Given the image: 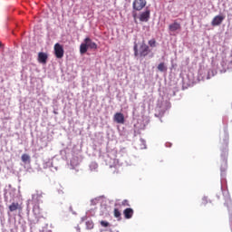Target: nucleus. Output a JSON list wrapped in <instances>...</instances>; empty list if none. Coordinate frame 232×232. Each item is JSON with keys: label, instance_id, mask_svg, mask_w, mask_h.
Here are the masks:
<instances>
[{"label": "nucleus", "instance_id": "nucleus-1", "mask_svg": "<svg viewBox=\"0 0 232 232\" xmlns=\"http://www.w3.org/2000/svg\"><path fill=\"white\" fill-rule=\"evenodd\" d=\"M133 50H134V56L140 57V58L148 57V55H150V52H151V50H150V46L146 44L145 42H142L140 48L137 43H135Z\"/></svg>", "mask_w": 232, "mask_h": 232}, {"label": "nucleus", "instance_id": "nucleus-2", "mask_svg": "<svg viewBox=\"0 0 232 232\" xmlns=\"http://www.w3.org/2000/svg\"><path fill=\"white\" fill-rule=\"evenodd\" d=\"M88 48H90L91 50H97V44H95V42L92 41L90 37H86L84 39V43L81 44L80 53L82 55H84V53L88 52Z\"/></svg>", "mask_w": 232, "mask_h": 232}, {"label": "nucleus", "instance_id": "nucleus-3", "mask_svg": "<svg viewBox=\"0 0 232 232\" xmlns=\"http://www.w3.org/2000/svg\"><path fill=\"white\" fill-rule=\"evenodd\" d=\"M147 3L148 2H146V0H134L132 3V8L136 12H140V10L146 6Z\"/></svg>", "mask_w": 232, "mask_h": 232}, {"label": "nucleus", "instance_id": "nucleus-4", "mask_svg": "<svg viewBox=\"0 0 232 232\" xmlns=\"http://www.w3.org/2000/svg\"><path fill=\"white\" fill-rule=\"evenodd\" d=\"M54 55L57 59H63L64 57V48L60 44H54Z\"/></svg>", "mask_w": 232, "mask_h": 232}, {"label": "nucleus", "instance_id": "nucleus-5", "mask_svg": "<svg viewBox=\"0 0 232 232\" xmlns=\"http://www.w3.org/2000/svg\"><path fill=\"white\" fill-rule=\"evenodd\" d=\"M226 19V16L224 15H216L211 22L212 26H220L224 20Z\"/></svg>", "mask_w": 232, "mask_h": 232}, {"label": "nucleus", "instance_id": "nucleus-6", "mask_svg": "<svg viewBox=\"0 0 232 232\" xmlns=\"http://www.w3.org/2000/svg\"><path fill=\"white\" fill-rule=\"evenodd\" d=\"M150 9H147L145 12H142L140 14V21H141V23H148L150 21Z\"/></svg>", "mask_w": 232, "mask_h": 232}, {"label": "nucleus", "instance_id": "nucleus-7", "mask_svg": "<svg viewBox=\"0 0 232 232\" xmlns=\"http://www.w3.org/2000/svg\"><path fill=\"white\" fill-rule=\"evenodd\" d=\"M113 121L114 122H117V124H124V114H122L121 112H116L114 114Z\"/></svg>", "mask_w": 232, "mask_h": 232}, {"label": "nucleus", "instance_id": "nucleus-8", "mask_svg": "<svg viewBox=\"0 0 232 232\" xmlns=\"http://www.w3.org/2000/svg\"><path fill=\"white\" fill-rule=\"evenodd\" d=\"M48 61V54L45 53H38V63H41L42 64H46V62Z\"/></svg>", "mask_w": 232, "mask_h": 232}, {"label": "nucleus", "instance_id": "nucleus-9", "mask_svg": "<svg viewBox=\"0 0 232 232\" xmlns=\"http://www.w3.org/2000/svg\"><path fill=\"white\" fill-rule=\"evenodd\" d=\"M180 28H182V27H181L180 24L178 23L177 21H174L173 24H170L169 25V32H177V30H180Z\"/></svg>", "mask_w": 232, "mask_h": 232}, {"label": "nucleus", "instance_id": "nucleus-10", "mask_svg": "<svg viewBox=\"0 0 232 232\" xmlns=\"http://www.w3.org/2000/svg\"><path fill=\"white\" fill-rule=\"evenodd\" d=\"M133 213H134L133 208H129L123 210L124 218H127L128 220L133 217Z\"/></svg>", "mask_w": 232, "mask_h": 232}, {"label": "nucleus", "instance_id": "nucleus-11", "mask_svg": "<svg viewBox=\"0 0 232 232\" xmlns=\"http://www.w3.org/2000/svg\"><path fill=\"white\" fill-rule=\"evenodd\" d=\"M33 202H41V199L43 198V192L36 191L35 194L33 195Z\"/></svg>", "mask_w": 232, "mask_h": 232}, {"label": "nucleus", "instance_id": "nucleus-12", "mask_svg": "<svg viewBox=\"0 0 232 232\" xmlns=\"http://www.w3.org/2000/svg\"><path fill=\"white\" fill-rule=\"evenodd\" d=\"M17 209H21V205H19L17 202H13L10 206H9V211L11 213H14V211H17Z\"/></svg>", "mask_w": 232, "mask_h": 232}, {"label": "nucleus", "instance_id": "nucleus-13", "mask_svg": "<svg viewBox=\"0 0 232 232\" xmlns=\"http://www.w3.org/2000/svg\"><path fill=\"white\" fill-rule=\"evenodd\" d=\"M159 72H167L168 68L166 67V64L164 63H160L158 65Z\"/></svg>", "mask_w": 232, "mask_h": 232}, {"label": "nucleus", "instance_id": "nucleus-14", "mask_svg": "<svg viewBox=\"0 0 232 232\" xmlns=\"http://www.w3.org/2000/svg\"><path fill=\"white\" fill-rule=\"evenodd\" d=\"M113 215L115 218H118V220H121V210L119 208H114Z\"/></svg>", "mask_w": 232, "mask_h": 232}, {"label": "nucleus", "instance_id": "nucleus-15", "mask_svg": "<svg viewBox=\"0 0 232 232\" xmlns=\"http://www.w3.org/2000/svg\"><path fill=\"white\" fill-rule=\"evenodd\" d=\"M21 159L22 161L24 162V164H26V162H30V155L28 154H23Z\"/></svg>", "mask_w": 232, "mask_h": 232}, {"label": "nucleus", "instance_id": "nucleus-16", "mask_svg": "<svg viewBox=\"0 0 232 232\" xmlns=\"http://www.w3.org/2000/svg\"><path fill=\"white\" fill-rule=\"evenodd\" d=\"M85 226H86L87 229H93V227H94L93 221H92V220L86 221Z\"/></svg>", "mask_w": 232, "mask_h": 232}, {"label": "nucleus", "instance_id": "nucleus-17", "mask_svg": "<svg viewBox=\"0 0 232 232\" xmlns=\"http://www.w3.org/2000/svg\"><path fill=\"white\" fill-rule=\"evenodd\" d=\"M149 45L150 48H155V46H157V40H155V38L150 39L149 41Z\"/></svg>", "mask_w": 232, "mask_h": 232}, {"label": "nucleus", "instance_id": "nucleus-18", "mask_svg": "<svg viewBox=\"0 0 232 232\" xmlns=\"http://www.w3.org/2000/svg\"><path fill=\"white\" fill-rule=\"evenodd\" d=\"M100 224H101L102 227H110V222H108V221L102 220L100 222Z\"/></svg>", "mask_w": 232, "mask_h": 232}, {"label": "nucleus", "instance_id": "nucleus-19", "mask_svg": "<svg viewBox=\"0 0 232 232\" xmlns=\"http://www.w3.org/2000/svg\"><path fill=\"white\" fill-rule=\"evenodd\" d=\"M39 203L40 202H34V206L33 208L34 213H35V211L39 212Z\"/></svg>", "mask_w": 232, "mask_h": 232}, {"label": "nucleus", "instance_id": "nucleus-20", "mask_svg": "<svg viewBox=\"0 0 232 232\" xmlns=\"http://www.w3.org/2000/svg\"><path fill=\"white\" fill-rule=\"evenodd\" d=\"M121 205L130 207V201H128V199H124V200L121 202Z\"/></svg>", "mask_w": 232, "mask_h": 232}, {"label": "nucleus", "instance_id": "nucleus-21", "mask_svg": "<svg viewBox=\"0 0 232 232\" xmlns=\"http://www.w3.org/2000/svg\"><path fill=\"white\" fill-rule=\"evenodd\" d=\"M227 140H229V136H226L225 140H224V144H225L226 148H227Z\"/></svg>", "mask_w": 232, "mask_h": 232}, {"label": "nucleus", "instance_id": "nucleus-22", "mask_svg": "<svg viewBox=\"0 0 232 232\" xmlns=\"http://www.w3.org/2000/svg\"><path fill=\"white\" fill-rule=\"evenodd\" d=\"M141 144H143V146L141 147V150H144L146 148V141L144 140H140Z\"/></svg>", "mask_w": 232, "mask_h": 232}, {"label": "nucleus", "instance_id": "nucleus-23", "mask_svg": "<svg viewBox=\"0 0 232 232\" xmlns=\"http://www.w3.org/2000/svg\"><path fill=\"white\" fill-rule=\"evenodd\" d=\"M132 16H133V19H134V23L137 24V13L133 12Z\"/></svg>", "mask_w": 232, "mask_h": 232}, {"label": "nucleus", "instance_id": "nucleus-24", "mask_svg": "<svg viewBox=\"0 0 232 232\" xmlns=\"http://www.w3.org/2000/svg\"><path fill=\"white\" fill-rule=\"evenodd\" d=\"M227 204H229V206H232V201H231V199H228V200L227 201Z\"/></svg>", "mask_w": 232, "mask_h": 232}, {"label": "nucleus", "instance_id": "nucleus-25", "mask_svg": "<svg viewBox=\"0 0 232 232\" xmlns=\"http://www.w3.org/2000/svg\"><path fill=\"white\" fill-rule=\"evenodd\" d=\"M0 48H3V43L0 42Z\"/></svg>", "mask_w": 232, "mask_h": 232}, {"label": "nucleus", "instance_id": "nucleus-26", "mask_svg": "<svg viewBox=\"0 0 232 232\" xmlns=\"http://www.w3.org/2000/svg\"><path fill=\"white\" fill-rule=\"evenodd\" d=\"M230 220H232V216L230 217Z\"/></svg>", "mask_w": 232, "mask_h": 232}]
</instances>
